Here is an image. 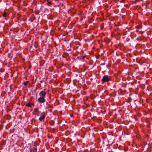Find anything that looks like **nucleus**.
Returning <instances> with one entry per match:
<instances>
[{
	"mask_svg": "<svg viewBox=\"0 0 152 152\" xmlns=\"http://www.w3.org/2000/svg\"><path fill=\"white\" fill-rule=\"evenodd\" d=\"M111 80V77L105 75H104L101 80L102 84H103L105 82H107Z\"/></svg>",
	"mask_w": 152,
	"mask_h": 152,
	"instance_id": "1",
	"label": "nucleus"
},
{
	"mask_svg": "<svg viewBox=\"0 0 152 152\" xmlns=\"http://www.w3.org/2000/svg\"><path fill=\"white\" fill-rule=\"evenodd\" d=\"M45 113L44 112H42L40 114V116L39 118V120L40 121H42L45 118Z\"/></svg>",
	"mask_w": 152,
	"mask_h": 152,
	"instance_id": "2",
	"label": "nucleus"
},
{
	"mask_svg": "<svg viewBox=\"0 0 152 152\" xmlns=\"http://www.w3.org/2000/svg\"><path fill=\"white\" fill-rule=\"evenodd\" d=\"M46 94V92L45 91H42L39 93L40 97L45 98Z\"/></svg>",
	"mask_w": 152,
	"mask_h": 152,
	"instance_id": "3",
	"label": "nucleus"
},
{
	"mask_svg": "<svg viewBox=\"0 0 152 152\" xmlns=\"http://www.w3.org/2000/svg\"><path fill=\"white\" fill-rule=\"evenodd\" d=\"M38 102L40 103H44L45 102V98L40 97L38 99Z\"/></svg>",
	"mask_w": 152,
	"mask_h": 152,
	"instance_id": "4",
	"label": "nucleus"
},
{
	"mask_svg": "<svg viewBox=\"0 0 152 152\" xmlns=\"http://www.w3.org/2000/svg\"><path fill=\"white\" fill-rule=\"evenodd\" d=\"M34 102H28L26 103V105L29 107L31 108L32 107V106L34 105Z\"/></svg>",
	"mask_w": 152,
	"mask_h": 152,
	"instance_id": "5",
	"label": "nucleus"
},
{
	"mask_svg": "<svg viewBox=\"0 0 152 152\" xmlns=\"http://www.w3.org/2000/svg\"><path fill=\"white\" fill-rule=\"evenodd\" d=\"M36 148L37 147L36 146L35 147H34L32 149H30V152H37V149Z\"/></svg>",
	"mask_w": 152,
	"mask_h": 152,
	"instance_id": "6",
	"label": "nucleus"
},
{
	"mask_svg": "<svg viewBox=\"0 0 152 152\" xmlns=\"http://www.w3.org/2000/svg\"><path fill=\"white\" fill-rule=\"evenodd\" d=\"M29 81H27L25 82H24L23 83V84L25 86H26L28 84V83H29Z\"/></svg>",
	"mask_w": 152,
	"mask_h": 152,
	"instance_id": "7",
	"label": "nucleus"
},
{
	"mask_svg": "<svg viewBox=\"0 0 152 152\" xmlns=\"http://www.w3.org/2000/svg\"><path fill=\"white\" fill-rule=\"evenodd\" d=\"M46 1L48 2V5H49L51 4V2L49 1V0H46Z\"/></svg>",
	"mask_w": 152,
	"mask_h": 152,
	"instance_id": "8",
	"label": "nucleus"
},
{
	"mask_svg": "<svg viewBox=\"0 0 152 152\" xmlns=\"http://www.w3.org/2000/svg\"><path fill=\"white\" fill-rule=\"evenodd\" d=\"M54 124V123L53 121H52L50 122V124L51 125H53Z\"/></svg>",
	"mask_w": 152,
	"mask_h": 152,
	"instance_id": "9",
	"label": "nucleus"
},
{
	"mask_svg": "<svg viewBox=\"0 0 152 152\" xmlns=\"http://www.w3.org/2000/svg\"><path fill=\"white\" fill-rule=\"evenodd\" d=\"M7 16V13L6 12H4L3 14V16L4 17H6Z\"/></svg>",
	"mask_w": 152,
	"mask_h": 152,
	"instance_id": "10",
	"label": "nucleus"
},
{
	"mask_svg": "<svg viewBox=\"0 0 152 152\" xmlns=\"http://www.w3.org/2000/svg\"><path fill=\"white\" fill-rule=\"evenodd\" d=\"M86 56H83L82 58L84 59V58L86 57Z\"/></svg>",
	"mask_w": 152,
	"mask_h": 152,
	"instance_id": "11",
	"label": "nucleus"
}]
</instances>
